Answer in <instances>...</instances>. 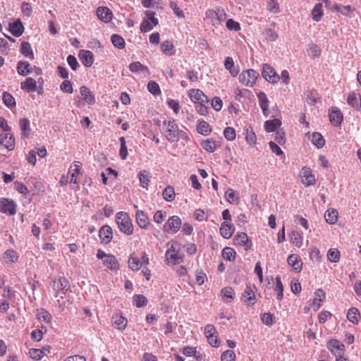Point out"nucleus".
<instances>
[{
  "mask_svg": "<svg viewBox=\"0 0 361 361\" xmlns=\"http://www.w3.org/2000/svg\"><path fill=\"white\" fill-rule=\"evenodd\" d=\"M162 133L166 139L170 142H178L180 137H184L185 133L179 128L174 119L163 121Z\"/></svg>",
  "mask_w": 361,
  "mask_h": 361,
  "instance_id": "obj_1",
  "label": "nucleus"
},
{
  "mask_svg": "<svg viewBox=\"0 0 361 361\" xmlns=\"http://www.w3.org/2000/svg\"><path fill=\"white\" fill-rule=\"evenodd\" d=\"M116 221L121 232L126 235H131L133 227L131 221L126 212H119L116 214Z\"/></svg>",
  "mask_w": 361,
  "mask_h": 361,
  "instance_id": "obj_2",
  "label": "nucleus"
},
{
  "mask_svg": "<svg viewBox=\"0 0 361 361\" xmlns=\"http://www.w3.org/2000/svg\"><path fill=\"white\" fill-rule=\"evenodd\" d=\"M259 76V73L253 69L243 71L239 75V81L247 87L253 86Z\"/></svg>",
  "mask_w": 361,
  "mask_h": 361,
  "instance_id": "obj_3",
  "label": "nucleus"
},
{
  "mask_svg": "<svg viewBox=\"0 0 361 361\" xmlns=\"http://www.w3.org/2000/svg\"><path fill=\"white\" fill-rule=\"evenodd\" d=\"M146 18L142 20L140 24V30L142 32H147L152 30L154 25H157L159 23L158 19L154 17L155 13L152 11H146L145 12Z\"/></svg>",
  "mask_w": 361,
  "mask_h": 361,
  "instance_id": "obj_4",
  "label": "nucleus"
},
{
  "mask_svg": "<svg viewBox=\"0 0 361 361\" xmlns=\"http://www.w3.org/2000/svg\"><path fill=\"white\" fill-rule=\"evenodd\" d=\"M262 77L269 82L276 83L280 79V76L276 73L273 68L267 63L264 64Z\"/></svg>",
  "mask_w": 361,
  "mask_h": 361,
  "instance_id": "obj_5",
  "label": "nucleus"
},
{
  "mask_svg": "<svg viewBox=\"0 0 361 361\" xmlns=\"http://www.w3.org/2000/svg\"><path fill=\"white\" fill-rule=\"evenodd\" d=\"M166 261L173 264H180L183 262V255L176 249L173 245L168 250L165 254Z\"/></svg>",
  "mask_w": 361,
  "mask_h": 361,
  "instance_id": "obj_6",
  "label": "nucleus"
},
{
  "mask_svg": "<svg viewBox=\"0 0 361 361\" xmlns=\"http://www.w3.org/2000/svg\"><path fill=\"white\" fill-rule=\"evenodd\" d=\"M70 285L68 281L65 277H60L57 281L54 282V288L55 290V298L59 296L60 293L65 295L68 290Z\"/></svg>",
  "mask_w": 361,
  "mask_h": 361,
  "instance_id": "obj_7",
  "label": "nucleus"
},
{
  "mask_svg": "<svg viewBox=\"0 0 361 361\" xmlns=\"http://www.w3.org/2000/svg\"><path fill=\"white\" fill-rule=\"evenodd\" d=\"M0 212L8 215L16 214V205L13 201H9L6 198L0 199Z\"/></svg>",
  "mask_w": 361,
  "mask_h": 361,
  "instance_id": "obj_8",
  "label": "nucleus"
},
{
  "mask_svg": "<svg viewBox=\"0 0 361 361\" xmlns=\"http://www.w3.org/2000/svg\"><path fill=\"white\" fill-rule=\"evenodd\" d=\"M99 236L104 244H108L111 242L113 237L112 228L108 226H103L99 231Z\"/></svg>",
  "mask_w": 361,
  "mask_h": 361,
  "instance_id": "obj_9",
  "label": "nucleus"
},
{
  "mask_svg": "<svg viewBox=\"0 0 361 361\" xmlns=\"http://www.w3.org/2000/svg\"><path fill=\"white\" fill-rule=\"evenodd\" d=\"M3 145L8 151H12L15 147V138L10 133L0 135V146Z\"/></svg>",
  "mask_w": 361,
  "mask_h": 361,
  "instance_id": "obj_10",
  "label": "nucleus"
},
{
  "mask_svg": "<svg viewBox=\"0 0 361 361\" xmlns=\"http://www.w3.org/2000/svg\"><path fill=\"white\" fill-rule=\"evenodd\" d=\"M302 182L307 186L312 185L315 183V178L310 168L302 167L301 170Z\"/></svg>",
  "mask_w": 361,
  "mask_h": 361,
  "instance_id": "obj_11",
  "label": "nucleus"
},
{
  "mask_svg": "<svg viewBox=\"0 0 361 361\" xmlns=\"http://www.w3.org/2000/svg\"><path fill=\"white\" fill-rule=\"evenodd\" d=\"M181 224L182 221L179 216H172L168 219L164 228L167 231L166 226H168L169 229L171 230L173 233H177L180 230Z\"/></svg>",
  "mask_w": 361,
  "mask_h": 361,
  "instance_id": "obj_12",
  "label": "nucleus"
},
{
  "mask_svg": "<svg viewBox=\"0 0 361 361\" xmlns=\"http://www.w3.org/2000/svg\"><path fill=\"white\" fill-rule=\"evenodd\" d=\"M329 120L335 126H338L343 121V114L336 107H332L329 109Z\"/></svg>",
  "mask_w": 361,
  "mask_h": 361,
  "instance_id": "obj_13",
  "label": "nucleus"
},
{
  "mask_svg": "<svg viewBox=\"0 0 361 361\" xmlns=\"http://www.w3.org/2000/svg\"><path fill=\"white\" fill-rule=\"evenodd\" d=\"M257 98L264 116L267 117L270 114V111L269 105V102L267 94L264 92H259L257 94Z\"/></svg>",
  "mask_w": 361,
  "mask_h": 361,
  "instance_id": "obj_14",
  "label": "nucleus"
},
{
  "mask_svg": "<svg viewBox=\"0 0 361 361\" xmlns=\"http://www.w3.org/2000/svg\"><path fill=\"white\" fill-rule=\"evenodd\" d=\"M189 96L195 103H209L208 97L200 90H191Z\"/></svg>",
  "mask_w": 361,
  "mask_h": 361,
  "instance_id": "obj_15",
  "label": "nucleus"
},
{
  "mask_svg": "<svg viewBox=\"0 0 361 361\" xmlns=\"http://www.w3.org/2000/svg\"><path fill=\"white\" fill-rule=\"evenodd\" d=\"M24 30V26L20 19H17L13 23H9V31L16 37L21 36Z\"/></svg>",
  "mask_w": 361,
  "mask_h": 361,
  "instance_id": "obj_16",
  "label": "nucleus"
},
{
  "mask_svg": "<svg viewBox=\"0 0 361 361\" xmlns=\"http://www.w3.org/2000/svg\"><path fill=\"white\" fill-rule=\"evenodd\" d=\"M97 15L100 20L105 23L110 22L113 17L111 11L106 6L99 7L97 9Z\"/></svg>",
  "mask_w": 361,
  "mask_h": 361,
  "instance_id": "obj_17",
  "label": "nucleus"
},
{
  "mask_svg": "<svg viewBox=\"0 0 361 361\" xmlns=\"http://www.w3.org/2000/svg\"><path fill=\"white\" fill-rule=\"evenodd\" d=\"M327 347L329 350H331L335 356H337L344 350V345L341 343L339 341L336 339H332L328 342Z\"/></svg>",
  "mask_w": 361,
  "mask_h": 361,
  "instance_id": "obj_18",
  "label": "nucleus"
},
{
  "mask_svg": "<svg viewBox=\"0 0 361 361\" xmlns=\"http://www.w3.org/2000/svg\"><path fill=\"white\" fill-rule=\"evenodd\" d=\"M234 231V226L231 223L224 221L221 225L220 233L221 236L226 239H229L232 236Z\"/></svg>",
  "mask_w": 361,
  "mask_h": 361,
  "instance_id": "obj_19",
  "label": "nucleus"
},
{
  "mask_svg": "<svg viewBox=\"0 0 361 361\" xmlns=\"http://www.w3.org/2000/svg\"><path fill=\"white\" fill-rule=\"evenodd\" d=\"M33 71V67L25 61H20L17 65V72L19 75L25 76Z\"/></svg>",
  "mask_w": 361,
  "mask_h": 361,
  "instance_id": "obj_20",
  "label": "nucleus"
},
{
  "mask_svg": "<svg viewBox=\"0 0 361 361\" xmlns=\"http://www.w3.org/2000/svg\"><path fill=\"white\" fill-rule=\"evenodd\" d=\"M288 264L296 271H300L302 268V263L300 257L295 254H291L288 257Z\"/></svg>",
  "mask_w": 361,
  "mask_h": 361,
  "instance_id": "obj_21",
  "label": "nucleus"
},
{
  "mask_svg": "<svg viewBox=\"0 0 361 361\" xmlns=\"http://www.w3.org/2000/svg\"><path fill=\"white\" fill-rule=\"evenodd\" d=\"M79 57L82 64L86 67H90L93 63V54L89 50H81Z\"/></svg>",
  "mask_w": 361,
  "mask_h": 361,
  "instance_id": "obj_22",
  "label": "nucleus"
},
{
  "mask_svg": "<svg viewBox=\"0 0 361 361\" xmlns=\"http://www.w3.org/2000/svg\"><path fill=\"white\" fill-rule=\"evenodd\" d=\"M235 240L240 245L244 246L245 250H248L252 247V243L245 233H240L236 235Z\"/></svg>",
  "mask_w": 361,
  "mask_h": 361,
  "instance_id": "obj_23",
  "label": "nucleus"
},
{
  "mask_svg": "<svg viewBox=\"0 0 361 361\" xmlns=\"http://www.w3.org/2000/svg\"><path fill=\"white\" fill-rule=\"evenodd\" d=\"M243 301L249 305H253L255 302V295L251 287V286H247L243 293Z\"/></svg>",
  "mask_w": 361,
  "mask_h": 361,
  "instance_id": "obj_24",
  "label": "nucleus"
},
{
  "mask_svg": "<svg viewBox=\"0 0 361 361\" xmlns=\"http://www.w3.org/2000/svg\"><path fill=\"white\" fill-rule=\"evenodd\" d=\"M20 87L27 92H33L37 90V82L32 78H27L20 83Z\"/></svg>",
  "mask_w": 361,
  "mask_h": 361,
  "instance_id": "obj_25",
  "label": "nucleus"
},
{
  "mask_svg": "<svg viewBox=\"0 0 361 361\" xmlns=\"http://www.w3.org/2000/svg\"><path fill=\"white\" fill-rule=\"evenodd\" d=\"M103 264L111 270H118L119 269V263L113 255H108L106 258L103 260Z\"/></svg>",
  "mask_w": 361,
  "mask_h": 361,
  "instance_id": "obj_26",
  "label": "nucleus"
},
{
  "mask_svg": "<svg viewBox=\"0 0 361 361\" xmlns=\"http://www.w3.org/2000/svg\"><path fill=\"white\" fill-rule=\"evenodd\" d=\"M82 164L80 161H74L69 169L68 173H71V183H77L76 177L80 173Z\"/></svg>",
  "mask_w": 361,
  "mask_h": 361,
  "instance_id": "obj_27",
  "label": "nucleus"
},
{
  "mask_svg": "<svg viewBox=\"0 0 361 361\" xmlns=\"http://www.w3.org/2000/svg\"><path fill=\"white\" fill-rule=\"evenodd\" d=\"M80 94L83 97V99L88 104H92L94 103V97L92 92L85 86H82L80 89Z\"/></svg>",
  "mask_w": 361,
  "mask_h": 361,
  "instance_id": "obj_28",
  "label": "nucleus"
},
{
  "mask_svg": "<svg viewBox=\"0 0 361 361\" xmlns=\"http://www.w3.org/2000/svg\"><path fill=\"white\" fill-rule=\"evenodd\" d=\"M19 126L22 130L21 137L23 138L28 137L29 133L31 130L29 120L25 118H21L19 121Z\"/></svg>",
  "mask_w": 361,
  "mask_h": 361,
  "instance_id": "obj_29",
  "label": "nucleus"
},
{
  "mask_svg": "<svg viewBox=\"0 0 361 361\" xmlns=\"http://www.w3.org/2000/svg\"><path fill=\"white\" fill-rule=\"evenodd\" d=\"M136 221L137 224L140 228H145L149 224V218L144 213V212L141 210H137L136 212Z\"/></svg>",
  "mask_w": 361,
  "mask_h": 361,
  "instance_id": "obj_30",
  "label": "nucleus"
},
{
  "mask_svg": "<svg viewBox=\"0 0 361 361\" xmlns=\"http://www.w3.org/2000/svg\"><path fill=\"white\" fill-rule=\"evenodd\" d=\"M338 213L336 209H328L324 214L326 221L329 224H334L338 221Z\"/></svg>",
  "mask_w": 361,
  "mask_h": 361,
  "instance_id": "obj_31",
  "label": "nucleus"
},
{
  "mask_svg": "<svg viewBox=\"0 0 361 361\" xmlns=\"http://www.w3.org/2000/svg\"><path fill=\"white\" fill-rule=\"evenodd\" d=\"M20 52L23 56L30 59H34V54L28 42H23L21 43Z\"/></svg>",
  "mask_w": 361,
  "mask_h": 361,
  "instance_id": "obj_32",
  "label": "nucleus"
},
{
  "mask_svg": "<svg viewBox=\"0 0 361 361\" xmlns=\"http://www.w3.org/2000/svg\"><path fill=\"white\" fill-rule=\"evenodd\" d=\"M128 267L132 271H138L142 267V263L140 259L135 257L134 255H130L128 258Z\"/></svg>",
  "mask_w": 361,
  "mask_h": 361,
  "instance_id": "obj_33",
  "label": "nucleus"
},
{
  "mask_svg": "<svg viewBox=\"0 0 361 361\" xmlns=\"http://www.w3.org/2000/svg\"><path fill=\"white\" fill-rule=\"evenodd\" d=\"M348 104L354 109H359L361 107V97H357L356 94L351 92L348 97Z\"/></svg>",
  "mask_w": 361,
  "mask_h": 361,
  "instance_id": "obj_34",
  "label": "nucleus"
},
{
  "mask_svg": "<svg viewBox=\"0 0 361 361\" xmlns=\"http://www.w3.org/2000/svg\"><path fill=\"white\" fill-rule=\"evenodd\" d=\"M360 314L359 310L355 307H351L348 310L347 313L348 319L353 324H357L359 322Z\"/></svg>",
  "mask_w": 361,
  "mask_h": 361,
  "instance_id": "obj_35",
  "label": "nucleus"
},
{
  "mask_svg": "<svg viewBox=\"0 0 361 361\" xmlns=\"http://www.w3.org/2000/svg\"><path fill=\"white\" fill-rule=\"evenodd\" d=\"M225 198L231 204H238V194L233 189L228 188L225 192Z\"/></svg>",
  "mask_w": 361,
  "mask_h": 361,
  "instance_id": "obj_36",
  "label": "nucleus"
},
{
  "mask_svg": "<svg viewBox=\"0 0 361 361\" xmlns=\"http://www.w3.org/2000/svg\"><path fill=\"white\" fill-rule=\"evenodd\" d=\"M140 185L142 188H146L148 187L150 182V173L146 170L140 171L138 173Z\"/></svg>",
  "mask_w": 361,
  "mask_h": 361,
  "instance_id": "obj_37",
  "label": "nucleus"
},
{
  "mask_svg": "<svg viewBox=\"0 0 361 361\" xmlns=\"http://www.w3.org/2000/svg\"><path fill=\"white\" fill-rule=\"evenodd\" d=\"M323 15L322 4L318 3L314 6L312 11V18L314 20L318 22L321 20Z\"/></svg>",
  "mask_w": 361,
  "mask_h": 361,
  "instance_id": "obj_38",
  "label": "nucleus"
},
{
  "mask_svg": "<svg viewBox=\"0 0 361 361\" xmlns=\"http://www.w3.org/2000/svg\"><path fill=\"white\" fill-rule=\"evenodd\" d=\"M224 66L226 70L229 71L232 76L235 77L238 75V70L234 68V61L231 57L227 56L225 59Z\"/></svg>",
  "mask_w": 361,
  "mask_h": 361,
  "instance_id": "obj_39",
  "label": "nucleus"
},
{
  "mask_svg": "<svg viewBox=\"0 0 361 361\" xmlns=\"http://www.w3.org/2000/svg\"><path fill=\"white\" fill-rule=\"evenodd\" d=\"M281 125V121L278 118H275L273 120L267 121L264 123V127L267 132H274Z\"/></svg>",
  "mask_w": 361,
  "mask_h": 361,
  "instance_id": "obj_40",
  "label": "nucleus"
},
{
  "mask_svg": "<svg viewBox=\"0 0 361 361\" xmlns=\"http://www.w3.org/2000/svg\"><path fill=\"white\" fill-rule=\"evenodd\" d=\"M162 51L168 56H173L175 54V49L173 43L170 41H164L161 44Z\"/></svg>",
  "mask_w": 361,
  "mask_h": 361,
  "instance_id": "obj_41",
  "label": "nucleus"
},
{
  "mask_svg": "<svg viewBox=\"0 0 361 361\" xmlns=\"http://www.w3.org/2000/svg\"><path fill=\"white\" fill-rule=\"evenodd\" d=\"M4 259L6 263H14L18 259V255L16 252L14 250H7L4 253Z\"/></svg>",
  "mask_w": 361,
  "mask_h": 361,
  "instance_id": "obj_42",
  "label": "nucleus"
},
{
  "mask_svg": "<svg viewBox=\"0 0 361 361\" xmlns=\"http://www.w3.org/2000/svg\"><path fill=\"white\" fill-rule=\"evenodd\" d=\"M314 300L313 302V305L314 307H316L317 309L319 308L321 306V302H323V299L325 298V292L321 288H319L314 293Z\"/></svg>",
  "mask_w": 361,
  "mask_h": 361,
  "instance_id": "obj_43",
  "label": "nucleus"
},
{
  "mask_svg": "<svg viewBox=\"0 0 361 361\" xmlns=\"http://www.w3.org/2000/svg\"><path fill=\"white\" fill-rule=\"evenodd\" d=\"M111 41L112 44H114V46L116 48L123 49L125 47V45H126L125 40L123 39V38L121 36H120L117 34H114L111 35Z\"/></svg>",
  "mask_w": 361,
  "mask_h": 361,
  "instance_id": "obj_44",
  "label": "nucleus"
},
{
  "mask_svg": "<svg viewBox=\"0 0 361 361\" xmlns=\"http://www.w3.org/2000/svg\"><path fill=\"white\" fill-rule=\"evenodd\" d=\"M202 147L209 152H213L216 150L217 145L216 141L212 139L203 140L201 143Z\"/></svg>",
  "mask_w": 361,
  "mask_h": 361,
  "instance_id": "obj_45",
  "label": "nucleus"
},
{
  "mask_svg": "<svg viewBox=\"0 0 361 361\" xmlns=\"http://www.w3.org/2000/svg\"><path fill=\"white\" fill-rule=\"evenodd\" d=\"M312 142L318 148H322L325 144V140L319 133H313L312 136Z\"/></svg>",
  "mask_w": 361,
  "mask_h": 361,
  "instance_id": "obj_46",
  "label": "nucleus"
},
{
  "mask_svg": "<svg viewBox=\"0 0 361 361\" xmlns=\"http://www.w3.org/2000/svg\"><path fill=\"white\" fill-rule=\"evenodd\" d=\"M2 99L4 104L8 108L16 106V100L14 97L8 92H5L3 93Z\"/></svg>",
  "mask_w": 361,
  "mask_h": 361,
  "instance_id": "obj_47",
  "label": "nucleus"
},
{
  "mask_svg": "<svg viewBox=\"0 0 361 361\" xmlns=\"http://www.w3.org/2000/svg\"><path fill=\"white\" fill-rule=\"evenodd\" d=\"M129 69L133 73L141 72H149V69L147 66H143L140 62L136 61L133 62L129 65Z\"/></svg>",
  "mask_w": 361,
  "mask_h": 361,
  "instance_id": "obj_48",
  "label": "nucleus"
},
{
  "mask_svg": "<svg viewBox=\"0 0 361 361\" xmlns=\"http://www.w3.org/2000/svg\"><path fill=\"white\" fill-rule=\"evenodd\" d=\"M197 130L199 133L202 135H209L212 132V128H210L208 123L204 121H202L197 127Z\"/></svg>",
  "mask_w": 361,
  "mask_h": 361,
  "instance_id": "obj_49",
  "label": "nucleus"
},
{
  "mask_svg": "<svg viewBox=\"0 0 361 361\" xmlns=\"http://www.w3.org/2000/svg\"><path fill=\"white\" fill-rule=\"evenodd\" d=\"M119 141H120V143H121V147H120V150H119V155H120L121 158L123 160H125V159H126V158H127V157L128 155V149H127L126 142V139H125L124 137H121L119 138Z\"/></svg>",
  "mask_w": 361,
  "mask_h": 361,
  "instance_id": "obj_50",
  "label": "nucleus"
},
{
  "mask_svg": "<svg viewBox=\"0 0 361 361\" xmlns=\"http://www.w3.org/2000/svg\"><path fill=\"white\" fill-rule=\"evenodd\" d=\"M327 257L330 262H338L340 259V252L336 248H331L327 252Z\"/></svg>",
  "mask_w": 361,
  "mask_h": 361,
  "instance_id": "obj_51",
  "label": "nucleus"
},
{
  "mask_svg": "<svg viewBox=\"0 0 361 361\" xmlns=\"http://www.w3.org/2000/svg\"><path fill=\"white\" fill-rule=\"evenodd\" d=\"M275 290L278 293L276 296L277 300H282L283 297V286L281 278L279 276H277L276 278Z\"/></svg>",
  "mask_w": 361,
  "mask_h": 361,
  "instance_id": "obj_52",
  "label": "nucleus"
},
{
  "mask_svg": "<svg viewBox=\"0 0 361 361\" xmlns=\"http://www.w3.org/2000/svg\"><path fill=\"white\" fill-rule=\"evenodd\" d=\"M115 326L119 330H123L127 325V319L122 316H116L114 321Z\"/></svg>",
  "mask_w": 361,
  "mask_h": 361,
  "instance_id": "obj_53",
  "label": "nucleus"
},
{
  "mask_svg": "<svg viewBox=\"0 0 361 361\" xmlns=\"http://www.w3.org/2000/svg\"><path fill=\"white\" fill-rule=\"evenodd\" d=\"M222 255L225 259L233 261L235 259V252L233 248L226 247L224 248Z\"/></svg>",
  "mask_w": 361,
  "mask_h": 361,
  "instance_id": "obj_54",
  "label": "nucleus"
},
{
  "mask_svg": "<svg viewBox=\"0 0 361 361\" xmlns=\"http://www.w3.org/2000/svg\"><path fill=\"white\" fill-rule=\"evenodd\" d=\"M163 197L168 202L172 201L175 197L174 189L171 186H168L163 191Z\"/></svg>",
  "mask_w": 361,
  "mask_h": 361,
  "instance_id": "obj_55",
  "label": "nucleus"
},
{
  "mask_svg": "<svg viewBox=\"0 0 361 361\" xmlns=\"http://www.w3.org/2000/svg\"><path fill=\"white\" fill-rule=\"evenodd\" d=\"M291 242L298 247H300L302 245V237L298 232L293 231L291 233Z\"/></svg>",
  "mask_w": 361,
  "mask_h": 361,
  "instance_id": "obj_56",
  "label": "nucleus"
},
{
  "mask_svg": "<svg viewBox=\"0 0 361 361\" xmlns=\"http://www.w3.org/2000/svg\"><path fill=\"white\" fill-rule=\"evenodd\" d=\"M133 302L137 307H141L146 305L147 300L143 295H135L133 297Z\"/></svg>",
  "mask_w": 361,
  "mask_h": 361,
  "instance_id": "obj_57",
  "label": "nucleus"
},
{
  "mask_svg": "<svg viewBox=\"0 0 361 361\" xmlns=\"http://www.w3.org/2000/svg\"><path fill=\"white\" fill-rule=\"evenodd\" d=\"M37 317L39 320H42L46 323H50L51 321V315L44 309L39 310Z\"/></svg>",
  "mask_w": 361,
  "mask_h": 361,
  "instance_id": "obj_58",
  "label": "nucleus"
},
{
  "mask_svg": "<svg viewBox=\"0 0 361 361\" xmlns=\"http://www.w3.org/2000/svg\"><path fill=\"white\" fill-rule=\"evenodd\" d=\"M221 361H235V354L233 350H227L221 356Z\"/></svg>",
  "mask_w": 361,
  "mask_h": 361,
  "instance_id": "obj_59",
  "label": "nucleus"
},
{
  "mask_svg": "<svg viewBox=\"0 0 361 361\" xmlns=\"http://www.w3.org/2000/svg\"><path fill=\"white\" fill-rule=\"evenodd\" d=\"M224 135L226 139L232 141L235 138V130L233 128L226 127L224 130Z\"/></svg>",
  "mask_w": 361,
  "mask_h": 361,
  "instance_id": "obj_60",
  "label": "nucleus"
},
{
  "mask_svg": "<svg viewBox=\"0 0 361 361\" xmlns=\"http://www.w3.org/2000/svg\"><path fill=\"white\" fill-rule=\"evenodd\" d=\"M206 18L209 20L213 25L216 24V18L218 17L217 10L209 9L206 11Z\"/></svg>",
  "mask_w": 361,
  "mask_h": 361,
  "instance_id": "obj_61",
  "label": "nucleus"
},
{
  "mask_svg": "<svg viewBox=\"0 0 361 361\" xmlns=\"http://www.w3.org/2000/svg\"><path fill=\"white\" fill-rule=\"evenodd\" d=\"M30 356L36 360H41L44 356V352L40 349L32 348L29 351Z\"/></svg>",
  "mask_w": 361,
  "mask_h": 361,
  "instance_id": "obj_62",
  "label": "nucleus"
},
{
  "mask_svg": "<svg viewBox=\"0 0 361 361\" xmlns=\"http://www.w3.org/2000/svg\"><path fill=\"white\" fill-rule=\"evenodd\" d=\"M334 9L345 16L348 15L352 11L350 6H343L341 4H336Z\"/></svg>",
  "mask_w": 361,
  "mask_h": 361,
  "instance_id": "obj_63",
  "label": "nucleus"
},
{
  "mask_svg": "<svg viewBox=\"0 0 361 361\" xmlns=\"http://www.w3.org/2000/svg\"><path fill=\"white\" fill-rule=\"evenodd\" d=\"M147 89L152 94H158L161 92L159 85L154 81H149L147 85Z\"/></svg>",
  "mask_w": 361,
  "mask_h": 361,
  "instance_id": "obj_64",
  "label": "nucleus"
}]
</instances>
